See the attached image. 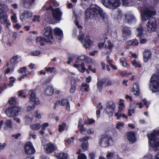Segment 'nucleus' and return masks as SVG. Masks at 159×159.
Segmentation results:
<instances>
[{
  "instance_id": "25",
  "label": "nucleus",
  "mask_w": 159,
  "mask_h": 159,
  "mask_svg": "<svg viewBox=\"0 0 159 159\" xmlns=\"http://www.w3.org/2000/svg\"><path fill=\"white\" fill-rule=\"evenodd\" d=\"M85 43L84 47L86 48H89L92 44V42L90 40L89 36L87 35L85 39Z\"/></svg>"
},
{
  "instance_id": "50",
  "label": "nucleus",
  "mask_w": 159,
  "mask_h": 159,
  "mask_svg": "<svg viewBox=\"0 0 159 159\" xmlns=\"http://www.w3.org/2000/svg\"><path fill=\"white\" fill-rule=\"evenodd\" d=\"M69 102L68 100L67 99H63L61 101V105L65 106Z\"/></svg>"
},
{
  "instance_id": "52",
  "label": "nucleus",
  "mask_w": 159,
  "mask_h": 159,
  "mask_svg": "<svg viewBox=\"0 0 159 159\" xmlns=\"http://www.w3.org/2000/svg\"><path fill=\"white\" fill-rule=\"evenodd\" d=\"M16 100L14 98H11L8 100L9 103L11 105L14 104L16 103Z\"/></svg>"
},
{
  "instance_id": "62",
  "label": "nucleus",
  "mask_w": 159,
  "mask_h": 159,
  "mask_svg": "<svg viewBox=\"0 0 159 159\" xmlns=\"http://www.w3.org/2000/svg\"><path fill=\"white\" fill-rule=\"evenodd\" d=\"M122 17V15L120 12H118V14H116V16H115L114 18L116 19H120Z\"/></svg>"
},
{
  "instance_id": "44",
  "label": "nucleus",
  "mask_w": 159,
  "mask_h": 159,
  "mask_svg": "<svg viewBox=\"0 0 159 159\" xmlns=\"http://www.w3.org/2000/svg\"><path fill=\"white\" fill-rule=\"evenodd\" d=\"M124 125V124L123 122H119L116 124V128L117 129H119L120 131V127L123 126Z\"/></svg>"
},
{
  "instance_id": "19",
  "label": "nucleus",
  "mask_w": 159,
  "mask_h": 159,
  "mask_svg": "<svg viewBox=\"0 0 159 159\" xmlns=\"http://www.w3.org/2000/svg\"><path fill=\"white\" fill-rule=\"evenodd\" d=\"M144 61L146 62L151 57V53L148 50H145L143 52Z\"/></svg>"
},
{
  "instance_id": "55",
  "label": "nucleus",
  "mask_w": 159,
  "mask_h": 159,
  "mask_svg": "<svg viewBox=\"0 0 159 159\" xmlns=\"http://www.w3.org/2000/svg\"><path fill=\"white\" fill-rule=\"evenodd\" d=\"M29 76V74H25L23 75L20 76V77L18 78V80L19 81L21 80L22 79H24L25 77H28Z\"/></svg>"
},
{
  "instance_id": "32",
  "label": "nucleus",
  "mask_w": 159,
  "mask_h": 159,
  "mask_svg": "<svg viewBox=\"0 0 159 159\" xmlns=\"http://www.w3.org/2000/svg\"><path fill=\"white\" fill-rule=\"evenodd\" d=\"M54 34L58 36H61L63 35V31L61 30L59 28H57L54 30Z\"/></svg>"
},
{
  "instance_id": "2",
  "label": "nucleus",
  "mask_w": 159,
  "mask_h": 159,
  "mask_svg": "<svg viewBox=\"0 0 159 159\" xmlns=\"http://www.w3.org/2000/svg\"><path fill=\"white\" fill-rule=\"evenodd\" d=\"M85 14L86 21H88L89 19H97L99 17L102 18V20L105 23H107L108 21L106 14L103 13L102 9L98 6L87 8L85 11Z\"/></svg>"
},
{
  "instance_id": "47",
  "label": "nucleus",
  "mask_w": 159,
  "mask_h": 159,
  "mask_svg": "<svg viewBox=\"0 0 159 159\" xmlns=\"http://www.w3.org/2000/svg\"><path fill=\"white\" fill-rule=\"evenodd\" d=\"M124 22L125 23H129V15L128 14H125V18L124 19Z\"/></svg>"
},
{
  "instance_id": "43",
  "label": "nucleus",
  "mask_w": 159,
  "mask_h": 159,
  "mask_svg": "<svg viewBox=\"0 0 159 159\" xmlns=\"http://www.w3.org/2000/svg\"><path fill=\"white\" fill-rule=\"evenodd\" d=\"M87 57L84 55H82L78 56L77 57V60L79 61H86L87 60Z\"/></svg>"
},
{
  "instance_id": "49",
  "label": "nucleus",
  "mask_w": 159,
  "mask_h": 159,
  "mask_svg": "<svg viewBox=\"0 0 159 159\" xmlns=\"http://www.w3.org/2000/svg\"><path fill=\"white\" fill-rule=\"evenodd\" d=\"M76 89V86L75 84H71V87H70L69 92L70 93H73L75 91Z\"/></svg>"
},
{
  "instance_id": "37",
  "label": "nucleus",
  "mask_w": 159,
  "mask_h": 159,
  "mask_svg": "<svg viewBox=\"0 0 159 159\" xmlns=\"http://www.w3.org/2000/svg\"><path fill=\"white\" fill-rule=\"evenodd\" d=\"M18 58V56L17 55L14 56L11 58L10 62L11 64H15Z\"/></svg>"
},
{
  "instance_id": "61",
  "label": "nucleus",
  "mask_w": 159,
  "mask_h": 159,
  "mask_svg": "<svg viewBox=\"0 0 159 159\" xmlns=\"http://www.w3.org/2000/svg\"><path fill=\"white\" fill-rule=\"evenodd\" d=\"M129 75V73H128L126 71H123L121 72L120 74L121 76L123 77L125 76H128Z\"/></svg>"
},
{
  "instance_id": "29",
  "label": "nucleus",
  "mask_w": 159,
  "mask_h": 159,
  "mask_svg": "<svg viewBox=\"0 0 159 159\" xmlns=\"http://www.w3.org/2000/svg\"><path fill=\"white\" fill-rule=\"evenodd\" d=\"M45 18L48 22H50L52 20V12L48 11L45 13Z\"/></svg>"
},
{
  "instance_id": "36",
  "label": "nucleus",
  "mask_w": 159,
  "mask_h": 159,
  "mask_svg": "<svg viewBox=\"0 0 159 159\" xmlns=\"http://www.w3.org/2000/svg\"><path fill=\"white\" fill-rule=\"evenodd\" d=\"M132 65L135 67H138L140 68L141 67V65L139 62H137L135 60H134L132 62Z\"/></svg>"
},
{
  "instance_id": "56",
  "label": "nucleus",
  "mask_w": 159,
  "mask_h": 159,
  "mask_svg": "<svg viewBox=\"0 0 159 159\" xmlns=\"http://www.w3.org/2000/svg\"><path fill=\"white\" fill-rule=\"evenodd\" d=\"M107 43L108 44V48L109 50H111L112 48L113 47L114 45L111 43V41L110 40L107 41Z\"/></svg>"
},
{
  "instance_id": "10",
  "label": "nucleus",
  "mask_w": 159,
  "mask_h": 159,
  "mask_svg": "<svg viewBox=\"0 0 159 159\" xmlns=\"http://www.w3.org/2000/svg\"><path fill=\"white\" fill-rule=\"evenodd\" d=\"M115 103L113 101H109L106 104L105 111L107 114L112 115L115 111Z\"/></svg>"
},
{
  "instance_id": "57",
  "label": "nucleus",
  "mask_w": 159,
  "mask_h": 159,
  "mask_svg": "<svg viewBox=\"0 0 159 159\" xmlns=\"http://www.w3.org/2000/svg\"><path fill=\"white\" fill-rule=\"evenodd\" d=\"M105 42L104 41V42L100 43L98 44V47L99 49L102 48L104 47V48L106 47L107 45L106 44H105Z\"/></svg>"
},
{
  "instance_id": "22",
  "label": "nucleus",
  "mask_w": 159,
  "mask_h": 159,
  "mask_svg": "<svg viewBox=\"0 0 159 159\" xmlns=\"http://www.w3.org/2000/svg\"><path fill=\"white\" fill-rule=\"evenodd\" d=\"M54 90L52 86L48 85L46 88L45 93L46 95L48 96H52L53 94Z\"/></svg>"
},
{
  "instance_id": "38",
  "label": "nucleus",
  "mask_w": 159,
  "mask_h": 159,
  "mask_svg": "<svg viewBox=\"0 0 159 159\" xmlns=\"http://www.w3.org/2000/svg\"><path fill=\"white\" fill-rule=\"evenodd\" d=\"M66 124L65 123H62L61 125H59L58 130L60 132H61L64 130L66 127Z\"/></svg>"
},
{
  "instance_id": "31",
  "label": "nucleus",
  "mask_w": 159,
  "mask_h": 159,
  "mask_svg": "<svg viewBox=\"0 0 159 159\" xmlns=\"http://www.w3.org/2000/svg\"><path fill=\"white\" fill-rule=\"evenodd\" d=\"M30 128L33 130H39L41 127V125L39 123L32 124L30 125Z\"/></svg>"
},
{
  "instance_id": "21",
  "label": "nucleus",
  "mask_w": 159,
  "mask_h": 159,
  "mask_svg": "<svg viewBox=\"0 0 159 159\" xmlns=\"http://www.w3.org/2000/svg\"><path fill=\"white\" fill-rule=\"evenodd\" d=\"M35 0H24L23 5L24 7L29 8L32 6V4L35 1Z\"/></svg>"
},
{
  "instance_id": "20",
  "label": "nucleus",
  "mask_w": 159,
  "mask_h": 159,
  "mask_svg": "<svg viewBox=\"0 0 159 159\" xmlns=\"http://www.w3.org/2000/svg\"><path fill=\"white\" fill-rule=\"evenodd\" d=\"M106 80L103 79L102 80L98 81L97 83V88L99 92H101L103 89V85L105 83Z\"/></svg>"
},
{
  "instance_id": "9",
  "label": "nucleus",
  "mask_w": 159,
  "mask_h": 159,
  "mask_svg": "<svg viewBox=\"0 0 159 159\" xmlns=\"http://www.w3.org/2000/svg\"><path fill=\"white\" fill-rule=\"evenodd\" d=\"M90 138L88 136H85L82 138H80L78 139L80 142H82L80 147L81 148L83 152L85 151L88 150L89 146L88 140Z\"/></svg>"
},
{
  "instance_id": "7",
  "label": "nucleus",
  "mask_w": 159,
  "mask_h": 159,
  "mask_svg": "<svg viewBox=\"0 0 159 159\" xmlns=\"http://www.w3.org/2000/svg\"><path fill=\"white\" fill-rule=\"evenodd\" d=\"M8 17L4 10L0 8V23L6 24V27L11 25L9 20L7 19Z\"/></svg>"
},
{
  "instance_id": "42",
  "label": "nucleus",
  "mask_w": 159,
  "mask_h": 159,
  "mask_svg": "<svg viewBox=\"0 0 159 159\" xmlns=\"http://www.w3.org/2000/svg\"><path fill=\"white\" fill-rule=\"evenodd\" d=\"M4 124L6 127L11 128L12 127L11 121L10 120H7L5 122Z\"/></svg>"
},
{
  "instance_id": "16",
  "label": "nucleus",
  "mask_w": 159,
  "mask_h": 159,
  "mask_svg": "<svg viewBox=\"0 0 159 159\" xmlns=\"http://www.w3.org/2000/svg\"><path fill=\"white\" fill-rule=\"evenodd\" d=\"M32 16V14L31 12L28 10H25L20 15V18L22 20H25L31 17Z\"/></svg>"
},
{
  "instance_id": "58",
  "label": "nucleus",
  "mask_w": 159,
  "mask_h": 159,
  "mask_svg": "<svg viewBox=\"0 0 159 159\" xmlns=\"http://www.w3.org/2000/svg\"><path fill=\"white\" fill-rule=\"evenodd\" d=\"M40 16H39L34 15V18L33 19V21L35 22L37 20L38 22L40 21Z\"/></svg>"
},
{
  "instance_id": "11",
  "label": "nucleus",
  "mask_w": 159,
  "mask_h": 159,
  "mask_svg": "<svg viewBox=\"0 0 159 159\" xmlns=\"http://www.w3.org/2000/svg\"><path fill=\"white\" fill-rule=\"evenodd\" d=\"M45 152L48 154H50L55 151L57 148L56 146L50 142L44 146Z\"/></svg>"
},
{
  "instance_id": "45",
  "label": "nucleus",
  "mask_w": 159,
  "mask_h": 159,
  "mask_svg": "<svg viewBox=\"0 0 159 159\" xmlns=\"http://www.w3.org/2000/svg\"><path fill=\"white\" fill-rule=\"evenodd\" d=\"M41 53V52L39 50H36L31 52V54L32 56H37Z\"/></svg>"
},
{
  "instance_id": "6",
  "label": "nucleus",
  "mask_w": 159,
  "mask_h": 159,
  "mask_svg": "<svg viewBox=\"0 0 159 159\" xmlns=\"http://www.w3.org/2000/svg\"><path fill=\"white\" fill-rule=\"evenodd\" d=\"M103 5L107 7L115 9L120 5V0H102Z\"/></svg>"
},
{
  "instance_id": "63",
  "label": "nucleus",
  "mask_w": 159,
  "mask_h": 159,
  "mask_svg": "<svg viewBox=\"0 0 159 159\" xmlns=\"http://www.w3.org/2000/svg\"><path fill=\"white\" fill-rule=\"evenodd\" d=\"M119 112H120L118 111V112L116 113L115 114V116L117 117V120L120 119V118L122 117V114L120 113Z\"/></svg>"
},
{
  "instance_id": "41",
  "label": "nucleus",
  "mask_w": 159,
  "mask_h": 159,
  "mask_svg": "<svg viewBox=\"0 0 159 159\" xmlns=\"http://www.w3.org/2000/svg\"><path fill=\"white\" fill-rule=\"evenodd\" d=\"M120 61L123 66L126 67L127 65L126 61L124 57H122L120 59Z\"/></svg>"
},
{
  "instance_id": "54",
  "label": "nucleus",
  "mask_w": 159,
  "mask_h": 159,
  "mask_svg": "<svg viewBox=\"0 0 159 159\" xmlns=\"http://www.w3.org/2000/svg\"><path fill=\"white\" fill-rule=\"evenodd\" d=\"M95 154L94 152H91L89 153V156L90 159H95Z\"/></svg>"
},
{
  "instance_id": "5",
  "label": "nucleus",
  "mask_w": 159,
  "mask_h": 159,
  "mask_svg": "<svg viewBox=\"0 0 159 159\" xmlns=\"http://www.w3.org/2000/svg\"><path fill=\"white\" fill-rule=\"evenodd\" d=\"M20 108L16 106H12L7 108L5 113L10 117H14L18 115Z\"/></svg>"
},
{
  "instance_id": "4",
  "label": "nucleus",
  "mask_w": 159,
  "mask_h": 159,
  "mask_svg": "<svg viewBox=\"0 0 159 159\" xmlns=\"http://www.w3.org/2000/svg\"><path fill=\"white\" fill-rule=\"evenodd\" d=\"M150 89L153 93L159 92V68L157 72L153 75L150 80Z\"/></svg>"
},
{
  "instance_id": "60",
  "label": "nucleus",
  "mask_w": 159,
  "mask_h": 159,
  "mask_svg": "<svg viewBox=\"0 0 159 159\" xmlns=\"http://www.w3.org/2000/svg\"><path fill=\"white\" fill-rule=\"evenodd\" d=\"M49 0L50 1L51 3H52L53 5L55 7H57L59 6V4L57 3V2L56 1L54 0Z\"/></svg>"
},
{
  "instance_id": "24",
  "label": "nucleus",
  "mask_w": 159,
  "mask_h": 159,
  "mask_svg": "<svg viewBox=\"0 0 159 159\" xmlns=\"http://www.w3.org/2000/svg\"><path fill=\"white\" fill-rule=\"evenodd\" d=\"M123 36L124 39H126L127 36H129V29L128 27L123 26L122 29Z\"/></svg>"
},
{
  "instance_id": "17",
  "label": "nucleus",
  "mask_w": 159,
  "mask_h": 159,
  "mask_svg": "<svg viewBox=\"0 0 159 159\" xmlns=\"http://www.w3.org/2000/svg\"><path fill=\"white\" fill-rule=\"evenodd\" d=\"M139 92L140 90L138 84L137 83L134 84L132 90L131 91V93H134L133 95L138 96L139 95Z\"/></svg>"
},
{
  "instance_id": "13",
  "label": "nucleus",
  "mask_w": 159,
  "mask_h": 159,
  "mask_svg": "<svg viewBox=\"0 0 159 159\" xmlns=\"http://www.w3.org/2000/svg\"><path fill=\"white\" fill-rule=\"evenodd\" d=\"M110 141L112 142L111 137L108 135H105L102 139H101L100 144H103L105 147H108L110 145Z\"/></svg>"
},
{
  "instance_id": "39",
  "label": "nucleus",
  "mask_w": 159,
  "mask_h": 159,
  "mask_svg": "<svg viewBox=\"0 0 159 159\" xmlns=\"http://www.w3.org/2000/svg\"><path fill=\"white\" fill-rule=\"evenodd\" d=\"M45 71L47 72H50V73H52L53 72L55 71L56 68L54 67H46L45 68Z\"/></svg>"
},
{
  "instance_id": "12",
  "label": "nucleus",
  "mask_w": 159,
  "mask_h": 159,
  "mask_svg": "<svg viewBox=\"0 0 159 159\" xmlns=\"http://www.w3.org/2000/svg\"><path fill=\"white\" fill-rule=\"evenodd\" d=\"M53 18L56 20L59 21L61 20L62 13L59 8L54 9L52 12Z\"/></svg>"
},
{
  "instance_id": "59",
  "label": "nucleus",
  "mask_w": 159,
  "mask_h": 159,
  "mask_svg": "<svg viewBox=\"0 0 159 159\" xmlns=\"http://www.w3.org/2000/svg\"><path fill=\"white\" fill-rule=\"evenodd\" d=\"M11 19L12 21H13L15 23H16L17 22V17L16 14H14L12 16H11Z\"/></svg>"
},
{
  "instance_id": "15",
  "label": "nucleus",
  "mask_w": 159,
  "mask_h": 159,
  "mask_svg": "<svg viewBox=\"0 0 159 159\" xmlns=\"http://www.w3.org/2000/svg\"><path fill=\"white\" fill-rule=\"evenodd\" d=\"M43 31H44L43 35L44 36L48 39H53L52 30L50 26H48L45 28Z\"/></svg>"
},
{
  "instance_id": "8",
  "label": "nucleus",
  "mask_w": 159,
  "mask_h": 159,
  "mask_svg": "<svg viewBox=\"0 0 159 159\" xmlns=\"http://www.w3.org/2000/svg\"><path fill=\"white\" fill-rule=\"evenodd\" d=\"M25 152L28 155L34 154L35 152V150L32 143L30 142H27L25 144Z\"/></svg>"
},
{
  "instance_id": "53",
  "label": "nucleus",
  "mask_w": 159,
  "mask_h": 159,
  "mask_svg": "<svg viewBox=\"0 0 159 159\" xmlns=\"http://www.w3.org/2000/svg\"><path fill=\"white\" fill-rule=\"evenodd\" d=\"M79 128H80L79 130L82 133L86 131V129L84 128V125H81V126H80Z\"/></svg>"
},
{
  "instance_id": "33",
  "label": "nucleus",
  "mask_w": 159,
  "mask_h": 159,
  "mask_svg": "<svg viewBox=\"0 0 159 159\" xmlns=\"http://www.w3.org/2000/svg\"><path fill=\"white\" fill-rule=\"evenodd\" d=\"M95 121V120L92 118H88L87 120L85 121L84 122V124L87 125L92 124L94 123Z\"/></svg>"
},
{
  "instance_id": "35",
  "label": "nucleus",
  "mask_w": 159,
  "mask_h": 159,
  "mask_svg": "<svg viewBox=\"0 0 159 159\" xmlns=\"http://www.w3.org/2000/svg\"><path fill=\"white\" fill-rule=\"evenodd\" d=\"M9 79L10 80L9 81V83L8 84V85L9 87H11L13 86V83H15V80L14 79V78L12 76L10 77Z\"/></svg>"
},
{
  "instance_id": "34",
  "label": "nucleus",
  "mask_w": 159,
  "mask_h": 159,
  "mask_svg": "<svg viewBox=\"0 0 159 159\" xmlns=\"http://www.w3.org/2000/svg\"><path fill=\"white\" fill-rule=\"evenodd\" d=\"M28 71L26 70V67L25 66H24L22 67H20L18 70L17 72L19 73L23 74V73H26Z\"/></svg>"
},
{
  "instance_id": "18",
  "label": "nucleus",
  "mask_w": 159,
  "mask_h": 159,
  "mask_svg": "<svg viewBox=\"0 0 159 159\" xmlns=\"http://www.w3.org/2000/svg\"><path fill=\"white\" fill-rule=\"evenodd\" d=\"M54 156L57 159H67V155L63 152H55Z\"/></svg>"
},
{
  "instance_id": "27",
  "label": "nucleus",
  "mask_w": 159,
  "mask_h": 159,
  "mask_svg": "<svg viewBox=\"0 0 159 159\" xmlns=\"http://www.w3.org/2000/svg\"><path fill=\"white\" fill-rule=\"evenodd\" d=\"M89 86L88 84L82 83L81 85L80 90L82 92H87L89 91Z\"/></svg>"
},
{
  "instance_id": "48",
  "label": "nucleus",
  "mask_w": 159,
  "mask_h": 159,
  "mask_svg": "<svg viewBox=\"0 0 159 159\" xmlns=\"http://www.w3.org/2000/svg\"><path fill=\"white\" fill-rule=\"evenodd\" d=\"M136 21V19L134 16L133 15H130V24L135 23Z\"/></svg>"
},
{
  "instance_id": "3",
  "label": "nucleus",
  "mask_w": 159,
  "mask_h": 159,
  "mask_svg": "<svg viewBox=\"0 0 159 159\" xmlns=\"http://www.w3.org/2000/svg\"><path fill=\"white\" fill-rule=\"evenodd\" d=\"M159 135V130L154 129L152 133L147 134L149 145L155 151L159 150V139L157 137Z\"/></svg>"
},
{
  "instance_id": "64",
  "label": "nucleus",
  "mask_w": 159,
  "mask_h": 159,
  "mask_svg": "<svg viewBox=\"0 0 159 159\" xmlns=\"http://www.w3.org/2000/svg\"><path fill=\"white\" fill-rule=\"evenodd\" d=\"M35 117L36 118H40L41 117V116L40 114L39 113V111L37 110L36 111L35 113Z\"/></svg>"
},
{
  "instance_id": "26",
  "label": "nucleus",
  "mask_w": 159,
  "mask_h": 159,
  "mask_svg": "<svg viewBox=\"0 0 159 159\" xmlns=\"http://www.w3.org/2000/svg\"><path fill=\"white\" fill-rule=\"evenodd\" d=\"M47 41V39L44 37H38L36 39V42L39 43V44L41 46H44Z\"/></svg>"
},
{
  "instance_id": "30",
  "label": "nucleus",
  "mask_w": 159,
  "mask_h": 159,
  "mask_svg": "<svg viewBox=\"0 0 159 159\" xmlns=\"http://www.w3.org/2000/svg\"><path fill=\"white\" fill-rule=\"evenodd\" d=\"M124 102V101L122 99H120L119 101V106L118 107V111L120 112H121L123 110V108L125 107Z\"/></svg>"
},
{
  "instance_id": "23",
  "label": "nucleus",
  "mask_w": 159,
  "mask_h": 159,
  "mask_svg": "<svg viewBox=\"0 0 159 159\" xmlns=\"http://www.w3.org/2000/svg\"><path fill=\"white\" fill-rule=\"evenodd\" d=\"M137 30L138 32L137 36L140 39L142 38L145 35V34L143 33V29L142 26L140 25L137 28Z\"/></svg>"
},
{
  "instance_id": "46",
  "label": "nucleus",
  "mask_w": 159,
  "mask_h": 159,
  "mask_svg": "<svg viewBox=\"0 0 159 159\" xmlns=\"http://www.w3.org/2000/svg\"><path fill=\"white\" fill-rule=\"evenodd\" d=\"M77 159H87V156L85 154L82 153L78 156Z\"/></svg>"
},
{
  "instance_id": "51",
  "label": "nucleus",
  "mask_w": 159,
  "mask_h": 159,
  "mask_svg": "<svg viewBox=\"0 0 159 159\" xmlns=\"http://www.w3.org/2000/svg\"><path fill=\"white\" fill-rule=\"evenodd\" d=\"M114 153L110 152L107 154L106 157L107 159H112L113 157Z\"/></svg>"
},
{
  "instance_id": "28",
  "label": "nucleus",
  "mask_w": 159,
  "mask_h": 159,
  "mask_svg": "<svg viewBox=\"0 0 159 159\" xmlns=\"http://www.w3.org/2000/svg\"><path fill=\"white\" fill-rule=\"evenodd\" d=\"M135 133L134 131L130 132V143L133 144L136 141Z\"/></svg>"
},
{
  "instance_id": "40",
  "label": "nucleus",
  "mask_w": 159,
  "mask_h": 159,
  "mask_svg": "<svg viewBox=\"0 0 159 159\" xmlns=\"http://www.w3.org/2000/svg\"><path fill=\"white\" fill-rule=\"evenodd\" d=\"M130 44L132 46H137L139 44V42L137 40L134 39L130 40Z\"/></svg>"
},
{
  "instance_id": "1",
  "label": "nucleus",
  "mask_w": 159,
  "mask_h": 159,
  "mask_svg": "<svg viewBox=\"0 0 159 159\" xmlns=\"http://www.w3.org/2000/svg\"><path fill=\"white\" fill-rule=\"evenodd\" d=\"M143 14H142L143 20H149L147 26L149 31H154L156 27V19L152 17L156 13V10L152 7H146L143 10Z\"/></svg>"
},
{
  "instance_id": "14",
  "label": "nucleus",
  "mask_w": 159,
  "mask_h": 159,
  "mask_svg": "<svg viewBox=\"0 0 159 159\" xmlns=\"http://www.w3.org/2000/svg\"><path fill=\"white\" fill-rule=\"evenodd\" d=\"M28 97L30 101L33 102H34V104L37 105L39 103V99L36 98L35 94L32 90H30L29 91Z\"/></svg>"
}]
</instances>
